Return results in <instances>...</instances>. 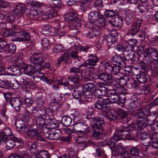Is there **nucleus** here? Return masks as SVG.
<instances>
[{"instance_id": "43", "label": "nucleus", "mask_w": 158, "mask_h": 158, "mask_svg": "<svg viewBox=\"0 0 158 158\" xmlns=\"http://www.w3.org/2000/svg\"><path fill=\"white\" fill-rule=\"evenodd\" d=\"M9 85L14 89H18L19 87L20 86L18 81L17 80L15 79H12L10 82Z\"/></svg>"}, {"instance_id": "37", "label": "nucleus", "mask_w": 158, "mask_h": 158, "mask_svg": "<svg viewBox=\"0 0 158 158\" xmlns=\"http://www.w3.org/2000/svg\"><path fill=\"white\" fill-rule=\"evenodd\" d=\"M81 138L79 137L78 138V139L76 140V141L77 143L80 144L81 146L83 147L84 148L86 147L87 146L89 145H94V143L91 140H90L87 142L82 140L80 141V139Z\"/></svg>"}, {"instance_id": "24", "label": "nucleus", "mask_w": 158, "mask_h": 158, "mask_svg": "<svg viewBox=\"0 0 158 158\" xmlns=\"http://www.w3.org/2000/svg\"><path fill=\"white\" fill-rule=\"evenodd\" d=\"M101 13L98 11H91L88 14V19L90 22H95L98 17H101Z\"/></svg>"}, {"instance_id": "51", "label": "nucleus", "mask_w": 158, "mask_h": 158, "mask_svg": "<svg viewBox=\"0 0 158 158\" xmlns=\"http://www.w3.org/2000/svg\"><path fill=\"white\" fill-rule=\"evenodd\" d=\"M137 103L136 101H132L131 100H129L127 102V104L128 109L134 110V109L137 106V105L135 103Z\"/></svg>"}, {"instance_id": "19", "label": "nucleus", "mask_w": 158, "mask_h": 158, "mask_svg": "<svg viewBox=\"0 0 158 158\" xmlns=\"http://www.w3.org/2000/svg\"><path fill=\"white\" fill-rule=\"evenodd\" d=\"M98 60L96 56H93L92 58L89 59L81 64L79 65V67H81L82 66L86 67L88 65L95 66L96 65L97 63Z\"/></svg>"}, {"instance_id": "36", "label": "nucleus", "mask_w": 158, "mask_h": 158, "mask_svg": "<svg viewBox=\"0 0 158 158\" xmlns=\"http://www.w3.org/2000/svg\"><path fill=\"white\" fill-rule=\"evenodd\" d=\"M99 33V31L95 27L90 29L87 33V36L89 38H92L97 36Z\"/></svg>"}, {"instance_id": "44", "label": "nucleus", "mask_w": 158, "mask_h": 158, "mask_svg": "<svg viewBox=\"0 0 158 158\" xmlns=\"http://www.w3.org/2000/svg\"><path fill=\"white\" fill-rule=\"evenodd\" d=\"M84 89L94 92L96 89V87L93 83H88L84 85Z\"/></svg>"}, {"instance_id": "59", "label": "nucleus", "mask_w": 158, "mask_h": 158, "mask_svg": "<svg viewBox=\"0 0 158 158\" xmlns=\"http://www.w3.org/2000/svg\"><path fill=\"white\" fill-rule=\"evenodd\" d=\"M15 158H29L28 154L26 152H21L16 156Z\"/></svg>"}, {"instance_id": "13", "label": "nucleus", "mask_w": 158, "mask_h": 158, "mask_svg": "<svg viewBox=\"0 0 158 158\" xmlns=\"http://www.w3.org/2000/svg\"><path fill=\"white\" fill-rule=\"evenodd\" d=\"M107 86L103 84L100 83L98 85V89L97 90V93L98 94V97H101V98H106L107 96L108 89Z\"/></svg>"}, {"instance_id": "63", "label": "nucleus", "mask_w": 158, "mask_h": 158, "mask_svg": "<svg viewBox=\"0 0 158 158\" xmlns=\"http://www.w3.org/2000/svg\"><path fill=\"white\" fill-rule=\"evenodd\" d=\"M2 132H3L7 137L8 136H12V135L11 129L8 127H5Z\"/></svg>"}, {"instance_id": "53", "label": "nucleus", "mask_w": 158, "mask_h": 158, "mask_svg": "<svg viewBox=\"0 0 158 158\" xmlns=\"http://www.w3.org/2000/svg\"><path fill=\"white\" fill-rule=\"evenodd\" d=\"M31 6L36 8L41 7L45 6V4L36 1H33L30 3Z\"/></svg>"}, {"instance_id": "41", "label": "nucleus", "mask_w": 158, "mask_h": 158, "mask_svg": "<svg viewBox=\"0 0 158 158\" xmlns=\"http://www.w3.org/2000/svg\"><path fill=\"white\" fill-rule=\"evenodd\" d=\"M16 50V46L14 44L11 43L7 46H6L4 51L6 53H8L10 52H15Z\"/></svg>"}, {"instance_id": "6", "label": "nucleus", "mask_w": 158, "mask_h": 158, "mask_svg": "<svg viewBox=\"0 0 158 158\" xmlns=\"http://www.w3.org/2000/svg\"><path fill=\"white\" fill-rule=\"evenodd\" d=\"M16 63L20 68L22 69L21 72L23 71L26 75L30 76H34L35 74V70L34 69L33 65L30 64V65H26L24 63Z\"/></svg>"}, {"instance_id": "32", "label": "nucleus", "mask_w": 158, "mask_h": 158, "mask_svg": "<svg viewBox=\"0 0 158 158\" xmlns=\"http://www.w3.org/2000/svg\"><path fill=\"white\" fill-rule=\"evenodd\" d=\"M101 17H98L97 20L95 22H94V25L98 27H102L105 25V21L104 18H102V15Z\"/></svg>"}, {"instance_id": "25", "label": "nucleus", "mask_w": 158, "mask_h": 158, "mask_svg": "<svg viewBox=\"0 0 158 158\" xmlns=\"http://www.w3.org/2000/svg\"><path fill=\"white\" fill-rule=\"evenodd\" d=\"M133 19V15L131 11L128 10L125 12V21L127 25H129L132 22Z\"/></svg>"}, {"instance_id": "3", "label": "nucleus", "mask_w": 158, "mask_h": 158, "mask_svg": "<svg viewBox=\"0 0 158 158\" xmlns=\"http://www.w3.org/2000/svg\"><path fill=\"white\" fill-rule=\"evenodd\" d=\"M143 58L148 63L151 64V66L156 64L158 65V52L152 48L146 49L143 54Z\"/></svg>"}, {"instance_id": "28", "label": "nucleus", "mask_w": 158, "mask_h": 158, "mask_svg": "<svg viewBox=\"0 0 158 158\" xmlns=\"http://www.w3.org/2000/svg\"><path fill=\"white\" fill-rule=\"evenodd\" d=\"M18 66L19 67L14 65L10 66L8 67L7 71L9 72L14 73L16 75H19L20 74L22 69L20 68L19 65Z\"/></svg>"}, {"instance_id": "54", "label": "nucleus", "mask_w": 158, "mask_h": 158, "mask_svg": "<svg viewBox=\"0 0 158 158\" xmlns=\"http://www.w3.org/2000/svg\"><path fill=\"white\" fill-rule=\"evenodd\" d=\"M41 44L44 50L48 48L50 46V43L48 39L46 38L43 39L42 41Z\"/></svg>"}, {"instance_id": "11", "label": "nucleus", "mask_w": 158, "mask_h": 158, "mask_svg": "<svg viewBox=\"0 0 158 158\" xmlns=\"http://www.w3.org/2000/svg\"><path fill=\"white\" fill-rule=\"evenodd\" d=\"M101 97H98V100L95 105V107L99 110H102V111L105 110L109 109V106L104 102L105 98Z\"/></svg>"}, {"instance_id": "42", "label": "nucleus", "mask_w": 158, "mask_h": 158, "mask_svg": "<svg viewBox=\"0 0 158 158\" xmlns=\"http://www.w3.org/2000/svg\"><path fill=\"white\" fill-rule=\"evenodd\" d=\"M77 16V14L74 12H70L68 14L65 16V18L69 22L74 19Z\"/></svg>"}, {"instance_id": "2", "label": "nucleus", "mask_w": 158, "mask_h": 158, "mask_svg": "<svg viewBox=\"0 0 158 158\" xmlns=\"http://www.w3.org/2000/svg\"><path fill=\"white\" fill-rule=\"evenodd\" d=\"M0 34L4 37L11 36L13 41L23 42L30 40V37L28 32L24 30L16 31L6 27V24L0 23Z\"/></svg>"}, {"instance_id": "61", "label": "nucleus", "mask_w": 158, "mask_h": 158, "mask_svg": "<svg viewBox=\"0 0 158 158\" xmlns=\"http://www.w3.org/2000/svg\"><path fill=\"white\" fill-rule=\"evenodd\" d=\"M140 2V3H139V2H137L139 3V4L137 6V8L139 10L140 12H143L145 11L146 9V5L145 2Z\"/></svg>"}, {"instance_id": "10", "label": "nucleus", "mask_w": 158, "mask_h": 158, "mask_svg": "<svg viewBox=\"0 0 158 158\" xmlns=\"http://www.w3.org/2000/svg\"><path fill=\"white\" fill-rule=\"evenodd\" d=\"M47 57L46 54L35 53L32 55L31 57L30 62L31 64L38 63H41L45 60Z\"/></svg>"}, {"instance_id": "1", "label": "nucleus", "mask_w": 158, "mask_h": 158, "mask_svg": "<svg viewBox=\"0 0 158 158\" xmlns=\"http://www.w3.org/2000/svg\"><path fill=\"white\" fill-rule=\"evenodd\" d=\"M123 136H124V139L135 140L138 135L135 131L130 130L129 128L123 127L115 131L111 138L105 140L104 143L109 146L112 152H114L116 155L121 156V158H128L129 156L128 153L121 143H119L115 147L116 142L122 139Z\"/></svg>"}, {"instance_id": "30", "label": "nucleus", "mask_w": 158, "mask_h": 158, "mask_svg": "<svg viewBox=\"0 0 158 158\" xmlns=\"http://www.w3.org/2000/svg\"><path fill=\"white\" fill-rule=\"evenodd\" d=\"M36 120V127L38 129L41 130L44 127L45 123L44 118L41 116H37Z\"/></svg>"}, {"instance_id": "38", "label": "nucleus", "mask_w": 158, "mask_h": 158, "mask_svg": "<svg viewBox=\"0 0 158 158\" xmlns=\"http://www.w3.org/2000/svg\"><path fill=\"white\" fill-rule=\"evenodd\" d=\"M42 31L44 35L48 36L52 33V27L49 25L44 26L42 27Z\"/></svg>"}, {"instance_id": "34", "label": "nucleus", "mask_w": 158, "mask_h": 158, "mask_svg": "<svg viewBox=\"0 0 158 158\" xmlns=\"http://www.w3.org/2000/svg\"><path fill=\"white\" fill-rule=\"evenodd\" d=\"M69 56L70 55L68 51L67 52H65L61 56L60 59H58V63L55 64L56 66V67H59L62 61L64 60H67Z\"/></svg>"}, {"instance_id": "9", "label": "nucleus", "mask_w": 158, "mask_h": 158, "mask_svg": "<svg viewBox=\"0 0 158 158\" xmlns=\"http://www.w3.org/2000/svg\"><path fill=\"white\" fill-rule=\"evenodd\" d=\"M154 133L151 136L152 146L155 148H158V121H157L153 125Z\"/></svg>"}, {"instance_id": "47", "label": "nucleus", "mask_w": 158, "mask_h": 158, "mask_svg": "<svg viewBox=\"0 0 158 158\" xmlns=\"http://www.w3.org/2000/svg\"><path fill=\"white\" fill-rule=\"evenodd\" d=\"M83 90H75L72 93L73 97L76 99L80 98L83 95Z\"/></svg>"}, {"instance_id": "50", "label": "nucleus", "mask_w": 158, "mask_h": 158, "mask_svg": "<svg viewBox=\"0 0 158 158\" xmlns=\"http://www.w3.org/2000/svg\"><path fill=\"white\" fill-rule=\"evenodd\" d=\"M67 79L69 81L74 83H77L79 81V77L76 74H75L73 76H68Z\"/></svg>"}, {"instance_id": "20", "label": "nucleus", "mask_w": 158, "mask_h": 158, "mask_svg": "<svg viewBox=\"0 0 158 158\" xmlns=\"http://www.w3.org/2000/svg\"><path fill=\"white\" fill-rule=\"evenodd\" d=\"M57 15V11L53 9H51L45 12V13L42 15V18L43 19H47L48 18L55 17Z\"/></svg>"}, {"instance_id": "39", "label": "nucleus", "mask_w": 158, "mask_h": 158, "mask_svg": "<svg viewBox=\"0 0 158 158\" xmlns=\"http://www.w3.org/2000/svg\"><path fill=\"white\" fill-rule=\"evenodd\" d=\"M113 34L114 35H113L112 33H110L106 36V39L108 43H111V44H112L114 42L115 40L114 37L117 34L116 31H114Z\"/></svg>"}, {"instance_id": "33", "label": "nucleus", "mask_w": 158, "mask_h": 158, "mask_svg": "<svg viewBox=\"0 0 158 158\" xmlns=\"http://www.w3.org/2000/svg\"><path fill=\"white\" fill-rule=\"evenodd\" d=\"M69 30L65 29H63L60 28L57 29L54 31V34L56 36L59 37V38H60V36L64 35L67 33L68 32Z\"/></svg>"}, {"instance_id": "40", "label": "nucleus", "mask_w": 158, "mask_h": 158, "mask_svg": "<svg viewBox=\"0 0 158 158\" xmlns=\"http://www.w3.org/2000/svg\"><path fill=\"white\" fill-rule=\"evenodd\" d=\"M77 149V148L76 147L74 148L71 147L69 148L67 151L69 156L70 157L77 156L78 154Z\"/></svg>"}, {"instance_id": "18", "label": "nucleus", "mask_w": 158, "mask_h": 158, "mask_svg": "<svg viewBox=\"0 0 158 158\" xmlns=\"http://www.w3.org/2000/svg\"><path fill=\"white\" fill-rule=\"evenodd\" d=\"M23 120H18L15 122V126L19 132L20 134L23 133L26 130V126Z\"/></svg>"}, {"instance_id": "26", "label": "nucleus", "mask_w": 158, "mask_h": 158, "mask_svg": "<svg viewBox=\"0 0 158 158\" xmlns=\"http://www.w3.org/2000/svg\"><path fill=\"white\" fill-rule=\"evenodd\" d=\"M5 18L7 21L11 23L15 20V17L12 15L10 12H8L5 14L4 15L0 13V21Z\"/></svg>"}, {"instance_id": "16", "label": "nucleus", "mask_w": 158, "mask_h": 158, "mask_svg": "<svg viewBox=\"0 0 158 158\" xmlns=\"http://www.w3.org/2000/svg\"><path fill=\"white\" fill-rule=\"evenodd\" d=\"M81 19L78 18H76L69 22V27L70 29H78L81 27Z\"/></svg>"}, {"instance_id": "23", "label": "nucleus", "mask_w": 158, "mask_h": 158, "mask_svg": "<svg viewBox=\"0 0 158 158\" xmlns=\"http://www.w3.org/2000/svg\"><path fill=\"white\" fill-rule=\"evenodd\" d=\"M99 79L106 82H110L113 79V77L110 74L106 73H101L99 74Z\"/></svg>"}, {"instance_id": "27", "label": "nucleus", "mask_w": 158, "mask_h": 158, "mask_svg": "<svg viewBox=\"0 0 158 158\" xmlns=\"http://www.w3.org/2000/svg\"><path fill=\"white\" fill-rule=\"evenodd\" d=\"M102 114L104 116L107 117L110 120H114L116 118L115 114L108 110L102 111Z\"/></svg>"}, {"instance_id": "45", "label": "nucleus", "mask_w": 158, "mask_h": 158, "mask_svg": "<svg viewBox=\"0 0 158 158\" xmlns=\"http://www.w3.org/2000/svg\"><path fill=\"white\" fill-rule=\"evenodd\" d=\"M39 17L38 14L36 10H33L31 11L30 14H29L28 16H27L26 19H36Z\"/></svg>"}, {"instance_id": "64", "label": "nucleus", "mask_w": 158, "mask_h": 158, "mask_svg": "<svg viewBox=\"0 0 158 158\" xmlns=\"http://www.w3.org/2000/svg\"><path fill=\"white\" fill-rule=\"evenodd\" d=\"M55 22L56 23L57 26L59 28L64 29L67 26V24H65L62 21L59 20H56Z\"/></svg>"}, {"instance_id": "31", "label": "nucleus", "mask_w": 158, "mask_h": 158, "mask_svg": "<svg viewBox=\"0 0 158 158\" xmlns=\"http://www.w3.org/2000/svg\"><path fill=\"white\" fill-rule=\"evenodd\" d=\"M134 75L137 76L136 78L137 80L141 83H144L147 81V77L144 73H140L138 74L134 73Z\"/></svg>"}, {"instance_id": "22", "label": "nucleus", "mask_w": 158, "mask_h": 158, "mask_svg": "<svg viewBox=\"0 0 158 158\" xmlns=\"http://www.w3.org/2000/svg\"><path fill=\"white\" fill-rule=\"evenodd\" d=\"M57 83L60 85H64L65 89H68L70 91L73 89V86L69 84L68 81L64 78L57 80Z\"/></svg>"}, {"instance_id": "55", "label": "nucleus", "mask_w": 158, "mask_h": 158, "mask_svg": "<svg viewBox=\"0 0 158 158\" xmlns=\"http://www.w3.org/2000/svg\"><path fill=\"white\" fill-rule=\"evenodd\" d=\"M20 81L23 85L30 86L31 85L33 84V83L31 82L29 79L25 77H23L20 79Z\"/></svg>"}, {"instance_id": "48", "label": "nucleus", "mask_w": 158, "mask_h": 158, "mask_svg": "<svg viewBox=\"0 0 158 158\" xmlns=\"http://www.w3.org/2000/svg\"><path fill=\"white\" fill-rule=\"evenodd\" d=\"M15 142L13 139H7L5 142L6 148L8 149L13 148L15 146Z\"/></svg>"}, {"instance_id": "17", "label": "nucleus", "mask_w": 158, "mask_h": 158, "mask_svg": "<svg viewBox=\"0 0 158 158\" xmlns=\"http://www.w3.org/2000/svg\"><path fill=\"white\" fill-rule=\"evenodd\" d=\"M108 23L109 24L113 27H121L123 25V20L121 17H118L111 20H109Z\"/></svg>"}, {"instance_id": "35", "label": "nucleus", "mask_w": 158, "mask_h": 158, "mask_svg": "<svg viewBox=\"0 0 158 158\" xmlns=\"http://www.w3.org/2000/svg\"><path fill=\"white\" fill-rule=\"evenodd\" d=\"M72 119L68 116H63L62 118L61 122L62 124L65 126H68L71 123Z\"/></svg>"}, {"instance_id": "21", "label": "nucleus", "mask_w": 158, "mask_h": 158, "mask_svg": "<svg viewBox=\"0 0 158 158\" xmlns=\"http://www.w3.org/2000/svg\"><path fill=\"white\" fill-rule=\"evenodd\" d=\"M25 5L21 3L17 5L13 10V13L18 16H21L25 11Z\"/></svg>"}, {"instance_id": "56", "label": "nucleus", "mask_w": 158, "mask_h": 158, "mask_svg": "<svg viewBox=\"0 0 158 158\" xmlns=\"http://www.w3.org/2000/svg\"><path fill=\"white\" fill-rule=\"evenodd\" d=\"M33 102V101L30 98H26L23 101V105L25 107L30 106Z\"/></svg>"}, {"instance_id": "46", "label": "nucleus", "mask_w": 158, "mask_h": 158, "mask_svg": "<svg viewBox=\"0 0 158 158\" xmlns=\"http://www.w3.org/2000/svg\"><path fill=\"white\" fill-rule=\"evenodd\" d=\"M118 115L122 118H125L128 114V112L127 111H125L120 109L117 111Z\"/></svg>"}, {"instance_id": "60", "label": "nucleus", "mask_w": 158, "mask_h": 158, "mask_svg": "<svg viewBox=\"0 0 158 158\" xmlns=\"http://www.w3.org/2000/svg\"><path fill=\"white\" fill-rule=\"evenodd\" d=\"M115 66H112V70H111L110 73H113L115 74H118L120 72V68L119 66H121L120 65H115Z\"/></svg>"}, {"instance_id": "5", "label": "nucleus", "mask_w": 158, "mask_h": 158, "mask_svg": "<svg viewBox=\"0 0 158 158\" xmlns=\"http://www.w3.org/2000/svg\"><path fill=\"white\" fill-rule=\"evenodd\" d=\"M73 130L77 132L85 134L90 132V129L85 123L80 122L75 124L73 127Z\"/></svg>"}, {"instance_id": "49", "label": "nucleus", "mask_w": 158, "mask_h": 158, "mask_svg": "<svg viewBox=\"0 0 158 158\" xmlns=\"http://www.w3.org/2000/svg\"><path fill=\"white\" fill-rule=\"evenodd\" d=\"M52 98L55 102L58 103L61 101L62 97L60 94L58 93H54L53 94Z\"/></svg>"}, {"instance_id": "52", "label": "nucleus", "mask_w": 158, "mask_h": 158, "mask_svg": "<svg viewBox=\"0 0 158 158\" xmlns=\"http://www.w3.org/2000/svg\"><path fill=\"white\" fill-rule=\"evenodd\" d=\"M39 132L36 130L31 129L27 131L26 134L30 137H33L36 136H38Z\"/></svg>"}, {"instance_id": "7", "label": "nucleus", "mask_w": 158, "mask_h": 158, "mask_svg": "<svg viewBox=\"0 0 158 158\" xmlns=\"http://www.w3.org/2000/svg\"><path fill=\"white\" fill-rule=\"evenodd\" d=\"M119 98L115 94V91L113 90H109L107 94V97L105 98L104 102L109 105V103H116L118 102Z\"/></svg>"}, {"instance_id": "8", "label": "nucleus", "mask_w": 158, "mask_h": 158, "mask_svg": "<svg viewBox=\"0 0 158 158\" xmlns=\"http://www.w3.org/2000/svg\"><path fill=\"white\" fill-rule=\"evenodd\" d=\"M88 47H83L80 45H75L72 46L71 48L68 50L70 56L73 59L77 58L78 52L77 51H82L86 52L88 49Z\"/></svg>"}, {"instance_id": "15", "label": "nucleus", "mask_w": 158, "mask_h": 158, "mask_svg": "<svg viewBox=\"0 0 158 158\" xmlns=\"http://www.w3.org/2000/svg\"><path fill=\"white\" fill-rule=\"evenodd\" d=\"M111 61L114 65H121L122 67H125L126 63L124 58L118 55H115L111 60Z\"/></svg>"}, {"instance_id": "12", "label": "nucleus", "mask_w": 158, "mask_h": 158, "mask_svg": "<svg viewBox=\"0 0 158 158\" xmlns=\"http://www.w3.org/2000/svg\"><path fill=\"white\" fill-rule=\"evenodd\" d=\"M142 23V21L141 19H139L136 20L134 24L132 29L129 30L127 33L128 35H132L133 36L138 32Z\"/></svg>"}, {"instance_id": "62", "label": "nucleus", "mask_w": 158, "mask_h": 158, "mask_svg": "<svg viewBox=\"0 0 158 158\" xmlns=\"http://www.w3.org/2000/svg\"><path fill=\"white\" fill-rule=\"evenodd\" d=\"M83 91H84V92H83V94H84L85 98H91L93 97V92L91 91L84 89H83Z\"/></svg>"}, {"instance_id": "57", "label": "nucleus", "mask_w": 158, "mask_h": 158, "mask_svg": "<svg viewBox=\"0 0 158 158\" xmlns=\"http://www.w3.org/2000/svg\"><path fill=\"white\" fill-rule=\"evenodd\" d=\"M65 49L61 44H56L54 47L53 50L56 52H60L61 51H63Z\"/></svg>"}, {"instance_id": "14", "label": "nucleus", "mask_w": 158, "mask_h": 158, "mask_svg": "<svg viewBox=\"0 0 158 158\" xmlns=\"http://www.w3.org/2000/svg\"><path fill=\"white\" fill-rule=\"evenodd\" d=\"M50 110L48 108H46L44 106L38 107L34 110V113L35 114L36 116H46L49 115L48 112Z\"/></svg>"}, {"instance_id": "4", "label": "nucleus", "mask_w": 158, "mask_h": 158, "mask_svg": "<svg viewBox=\"0 0 158 158\" xmlns=\"http://www.w3.org/2000/svg\"><path fill=\"white\" fill-rule=\"evenodd\" d=\"M150 113L147 108L142 107L139 109L136 115V116L138 118L137 123L138 127L143 129L148 125L149 121L145 117L149 116Z\"/></svg>"}, {"instance_id": "29", "label": "nucleus", "mask_w": 158, "mask_h": 158, "mask_svg": "<svg viewBox=\"0 0 158 158\" xmlns=\"http://www.w3.org/2000/svg\"><path fill=\"white\" fill-rule=\"evenodd\" d=\"M94 123L93 129L94 130L99 129L102 128V125L104 122L103 119H102L100 118H96L93 121Z\"/></svg>"}, {"instance_id": "58", "label": "nucleus", "mask_w": 158, "mask_h": 158, "mask_svg": "<svg viewBox=\"0 0 158 158\" xmlns=\"http://www.w3.org/2000/svg\"><path fill=\"white\" fill-rule=\"evenodd\" d=\"M105 15L107 17H112L115 15V13L114 10L106 9L105 11Z\"/></svg>"}]
</instances>
